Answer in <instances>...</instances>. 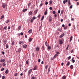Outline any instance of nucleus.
Returning a JSON list of instances; mask_svg holds the SVG:
<instances>
[{"mask_svg": "<svg viewBox=\"0 0 79 79\" xmlns=\"http://www.w3.org/2000/svg\"><path fill=\"white\" fill-rule=\"evenodd\" d=\"M59 42L60 45H62L63 43V39H60Z\"/></svg>", "mask_w": 79, "mask_h": 79, "instance_id": "nucleus-1", "label": "nucleus"}, {"mask_svg": "<svg viewBox=\"0 0 79 79\" xmlns=\"http://www.w3.org/2000/svg\"><path fill=\"white\" fill-rule=\"evenodd\" d=\"M32 69H30L27 73V76H29L32 73Z\"/></svg>", "mask_w": 79, "mask_h": 79, "instance_id": "nucleus-2", "label": "nucleus"}, {"mask_svg": "<svg viewBox=\"0 0 79 79\" xmlns=\"http://www.w3.org/2000/svg\"><path fill=\"white\" fill-rule=\"evenodd\" d=\"M6 6V4L3 3H2V8H5Z\"/></svg>", "mask_w": 79, "mask_h": 79, "instance_id": "nucleus-3", "label": "nucleus"}, {"mask_svg": "<svg viewBox=\"0 0 79 79\" xmlns=\"http://www.w3.org/2000/svg\"><path fill=\"white\" fill-rule=\"evenodd\" d=\"M19 45H23L24 44V42L23 41H20L19 42Z\"/></svg>", "mask_w": 79, "mask_h": 79, "instance_id": "nucleus-4", "label": "nucleus"}, {"mask_svg": "<svg viewBox=\"0 0 79 79\" xmlns=\"http://www.w3.org/2000/svg\"><path fill=\"white\" fill-rule=\"evenodd\" d=\"M37 68H38V67H37V66H35L33 69V71H34V70H37Z\"/></svg>", "mask_w": 79, "mask_h": 79, "instance_id": "nucleus-5", "label": "nucleus"}, {"mask_svg": "<svg viewBox=\"0 0 79 79\" xmlns=\"http://www.w3.org/2000/svg\"><path fill=\"white\" fill-rule=\"evenodd\" d=\"M21 48H19L18 49V51H16V53H18V52H19V53H20L21 52Z\"/></svg>", "mask_w": 79, "mask_h": 79, "instance_id": "nucleus-6", "label": "nucleus"}, {"mask_svg": "<svg viewBox=\"0 0 79 79\" xmlns=\"http://www.w3.org/2000/svg\"><path fill=\"white\" fill-rule=\"evenodd\" d=\"M32 32V29H30L28 31L29 34H31Z\"/></svg>", "mask_w": 79, "mask_h": 79, "instance_id": "nucleus-7", "label": "nucleus"}, {"mask_svg": "<svg viewBox=\"0 0 79 79\" xmlns=\"http://www.w3.org/2000/svg\"><path fill=\"white\" fill-rule=\"evenodd\" d=\"M49 22H51L52 21V16H50L49 17Z\"/></svg>", "mask_w": 79, "mask_h": 79, "instance_id": "nucleus-8", "label": "nucleus"}, {"mask_svg": "<svg viewBox=\"0 0 79 79\" xmlns=\"http://www.w3.org/2000/svg\"><path fill=\"white\" fill-rule=\"evenodd\" d=\"M27 45L26 44H24L23 46V48H27Z\"/></svg>", "mask_w": 79, "mask_h": 79, "instance_id": "nucleus-9", "label": "nucleus"}, {"mask_svg": "<svg viewBox=\"0 0 79 79\" xmlns=\"http://www.w3.org/2000/svg\"><path fill=\"white\" fill-rule=\"evenodd\" d=\"M74 57H73L72 59V63H74L75 62V60H74Z\"/></svg>", "mask_w": 79, "mask_h": 79, "instance_id": "nucleus-10", "label": "nucleus"}, {"mask_svg": "<svg viewBox=\"0 0 79 79\" xmlns=\"http://www.w3.org/2000/svg\"><path fill=\"white\" fill-rule=\"evenodd\" d=\"M20 29H21V26H19L18 27V29L17 30H18V31H19V30H20Z\"/></svg>", "mask_w": 79, "mask_h": 79, "instance_id": "nucleus-11", "label": "nucleus"}, {"mask_svg": "<svg viewBox=\"0 0 79 79\" xmlns=\"http://www.w3.org/2000/svg\"><path fill=\"white\" fill-rule=\"evenodd\" d=\"M5 61V59H1L0 61V62H2V63H3V62H4Z\"/></svg>", "mask_w": 79, "mask_h": 79, "instance_id": "nucleus-12", "label": "nucleus"}, {"mask_svg": "<svg viewBox=\"0 0 79 79\" xmlns=\"http://www.w3.org/2000/svg\"><path fill=\"white\" fill-rule=\"evenodd\" d=\"M47 10H46L44 13V15H47Z\"/></svg>", "mask_w": 79, "mask_h": 79, "instance_id": "nucleus-13", "label": "nucleus"}, {"mask_svg": "<svg viewBox=\"0 0 79 79\" xmlns=\"http://www.w3.org/2000/svg\"><path fill=\"white\" fill-rule=\"evenodd\" d=\"M58 56V55L57 54H55L53 57V58H56V56Z\"/></svg>", "mask_w": 79, "mask_h": 79, "instance_id": "nucleus-14", "label": "nucleus"}, {"mask_svg": "<svg viewBox=\"0 0 79 79\" xmlns=\"http://www.w3.org/2000/svg\"><path fill=\"white\" fill-rule=\"evenodd\" d=\"M37 13V10H35L34 12V15H35Z\"/></svg>", "mask_w": 79, "mask_h": 79, "instance_id": "nucleus-15", "label": "nucleus"}, {"mask_svg": "<svg viewBox=\"0 0 79 79\" xmlns=\"http://www.w3.org/2000/svg\"><path fill=\"white\" fill-rule=\"evenodd\" d=\"M8 72H9V71H8V70L7 69L6 70V71L5 72V73L6 74H8Z\"/></svg>", "mask_w": 79, "mask_h": 79, "instance_id": "nucleus-16", "label": "nucleus"}, {"mask_svg": "<svg viewBox=\"0 0 79 79\" xmlns=\"http://www.w3.org/2000/svg\"><path fill=\"white\" fill-rule=\"evenodd\" d=\"M29 15H32V12L31 11H30L29 13Z\"/></svg>", "mask_w": 79, "mask_h": 79, "instance_id": "nucleus-17", "label": "nucleus"}, {"mask_svg": "<svg viewBox=\"0 0 79 79\" xmlns=\"http://www.w3.org/2000/svg\"><path fill=\"white\" fill-rule=\"evenodd\" d=\"M66 2H68V0H64L63 1V3L64 4H65Z\"/></svg>", "mask_w": 79, "mask_h": 79, "instance_id": "nucleus-18", "label": "nucleus"}, {"mask_svg": "<svg viewBox=\"0 0 79 79\" xmlns=\"http://www.w3.org/2000/svg\"><path fill=\"white\" fill-rule=\"evenodd\" d=\"M70 64V62L69 61H68V62L67 63L66 65L67 66H69Z\"/></svg>", "mask_w": 79, "mask_h": 79, "instance_id": "nucleus-19", "label": "nucleus"}, {"mask_svg": "<svg viewBox=\"0 0 79 79\" xmlns=\"http://www.w3.org/2000/svg\"><path fill=\"white\" fill-rule=\"evenodd\" d=\"M66 77L65 75L64 76L62 77V79H66Z\"/></svg>", "mask_w": 79, "mask_h": 79, "instance_id": "nucleus-20", "label": "nucleus"}, {"mask_svg": "<svg viewBox=\"0 0 79 79\" xmlns=\"http://www.w3.org/2000/svg\"><path fill=\"white\" fill-rule=\"evenodd\" d=\"M64 29L65 30L67 29H68V27L67 26H65L64 27Z\"/></svg>", "mask_w": 79, "mask_h": 79, "instance_id": "nucleus-21", "label": "nucleus"}, {"mask_svg": "<svg viewBox=\"0 0 79 79\" xmlns=\"http://www.w3.org/2000/svg\"><path fill=\"white\" fill-rule=\"evenodd\" d=\"M73 40V36H71L70 37V39L69 42H71V40Z\"/></svg>", "mask_w": 79, "mask_h": 79, "instance_id": "nucleus-22", "label": "nucleus"}, {"mask_svg": "<svg viewBox=\"0 0 79 79\" xmlns=\"http://www.w3.org/2000/svg\"><path fill=\"white\" fill-rule=\"evenodd\" d=\"M27 10V9H24L23 10V12H25V11H26Z\"/></svg>", "mask_w": 79, "mask_h": 79, "instance_id": "nucleus-23", "label": "nucleus"}, {"mask_svg": "<svg viewBox=\"0 0 79 79\" xmlns=\"http://www.w3.org/2000/svg\"><path fill=\"white\" fill-rule=\"evenodd\" d=\"M32 38H31L29 39V42H31L32 40Z\"/></svg>", "mask_w": 79, "mask_h": 79, "instance_id": "nucleus-24", "label": "nucleus"}, {"mask_svg": "<svg viewBox=\"0 0 79 79\" xmlns=\"http://www.w3.org/2000/svg\"><path fill=\"white\" fill-rule=\"evenodd\" d=\"M6 64L5 63V62H4L2 64V66H5Z\"/></svg>", "mask_w": 79, "mask_h": 79, "instance_id": "nucleus-25", "label": "nucleus"}, {"mask_svg": "<svg viewBox=\"0 0 79 79\" xmlns=\"http://www.w3.org/2000/svg\"><path fill=\"white\" fill-rule=\"evenodd\" d=\"M49 3L51 4V5H52V3H53V1H49Z\"/></svg>", "mask_w": 79, "mask_h": 79, "instance_id": "nucleus-26", "label": "nucleus"}, {"mask_svg": "<svg viewBox=\"0 0 79 79\" xmlns=\"http://www.w3.org/2000/svg\"><path fill=\"white\" fill-rule=\"evenodd\" d=\"M9 22H10V20H9V19L7 20V21L6 22V24H8V23H9Z\"/></svg>", "mask_w": 79, "mask_h": 79, "instance_id": "nucleus-27", "label": "nucleus"}, {"mask_svg": "<svg viewBox=\"0 0 79 79\" xmlns=\"http://www.w3.org/2000/svg\"><path fill=\"white\" fill-rule=\"evenodd\" d=\"M70 68L71 69H73V65H71L70 66Z\"/></svg>", "mask_w": 79, "mask_h": 79, "instance_id": "nucleus-28", "label": "nucleus"}, {"mask_svg": "<svg viewBox=\"0 0 79 79\" xmlns=\"http://www.w3.org/2000/svg\"><path fill=\"white\" fill-rule=\"evenodd\" d=\"M7 28V26H5L4 28H3V29H6V28Z\"/></svg>", "mask_w": 79, "mask_h": 79, "instance_id": "nucleus-29", "label": "nucleus"}, {"mask_svg": "<svg viewBox=\"0 0 79 79\" xmlns=\"http://www.w3.org/2000/svg\"><path fill=\"white\" fill-rule=\"evenodd\" d=\"M6 48H8L9 47H8V44H6Z\"/></svg>", "mask_w": 79, "mask_h": 79, "instance_id": "nucleus-30", "label": "nucleus"}, {"mask_svg": "<svg viewBox=\"0 0 79 79\" xmlns=\"http://www.w3.org/2000/svg\"><path fill=\"white\" fill-rule=\"evenodd\" d=\"M3 18H4V16L3 15H2L0 18V19H3Z\"/></svg>", "mask_w": 79, "mask_h": 79, "instance_id": "nucleus-31", "label": "nucleus"}, {"mask_svg": "<svg viewBox=\"0 0 79 79\" xmlns=\"http://www.w3.org/2000/svg\"><path fill=\"white\" fill-rule=\"evenodd\" d=\"M36 77H32L31 78V79H36Z\"/></svg>", "mask_w": 79, "mask_h": 79, "instance_id": "nucleus-32", "label": "nucleus"}, {"mask_svg": "<svg viewBox=\"0 0 79 79\" xmlns=\"http://www.w3.org/2000/svg\"><path fill=\"white\" fill-rule=\"evenodd\" d=\"M36 51H39V48H36Z\"/></svg>", "mask_w": 79, "mask_h": 79, "instance_id": "nucleus-33", "label": "nucleus"}, {"mask_svg": "<svg viewBox=\"0 0 79 79\" xmlns=\"http://www.w3.org/2000/svg\"><path fill=\"white\" fill-rule=\"evenodd\" d=\"M71 56H69V57H68V59L69 60H70V59H71Z\"/></svg>", "mask_w": 79, "mask_h": 79, "instance_id": "nucleus-34", "label": "nucleus"}, {"mask_svg": "<svg viewBox=\"0 0 79 79\" xmlns=\"http://www.w3.org/2000/svg\"><path fill=\"white\" fill-rule=\"evenodd\" d=\"M36 18H37L36 17H35V16H33L32 18V19L33 20H34V19H36Z\"/></svg>", "mask_w": 79, "mask_h": 79, "instance_id": "nucleus-35", "label": "nucleus"}, {"mask_svg": "<svg viewBox=\"0 0 79 79\" xmlns=\"http://www.w3.org/2000/svg\"><path fill=\"white\" fill-rule=\"evenodd\" d=\"M4 70H5V68H2L1 69V71H3Z\"/></svg>", "mask_w": 79, "mask_h": 79, "instance_id": "nucleus-36", "label": "nucleus"}, {"mask_svg": "<svg viewBox=\"0 0 79 79\" xmlns=\"http://www.w3.org/2000/svg\"><path fill=\"white\" fill-rule=\"evenodd\" d=\"M33 21H34V20H33V19H31L30 20V22H31V23H33Z\"/></svg>", "mask_w": 79, "mask_h": 79, "instance_id": "nucleus-37", "label": "nucleus"}, {"mask_svg": "<svg viewBox=\"0 0 79 79\" xmlns=\"http://www.w3.org/2000/svg\"><path fill=\"white\" fill-rule=\"evenodd\" d=\"M47 44H48L47 41H46L45 43V45L46 46H47Z\"/></svg>", "mask_w": 79, "mask_h": 79, "instance_id": "nucleus-38", "label": "nucleus"}, {"mask_svg": "<svg viewBox=\"0 0 79 79\" xmlns=\"http://www.w3.org/2000/svg\"><path fill=\"white\" fill-rule=\"evenodd\" d=\"M10 28H11V27H10V26H8L7 29L8 30H10Z\"/></svg>", "mask_w": 79, "mask_h": 79, "instance_id": "nucleus-39", "label": "nucleus"}, {"mask_svg": "<svg viewBox=\"0 0 79 79\" xmlns=\"http://www.w3.org/2000/svg\"><path fill=\"white\" fill-rule=\"evenodd\" d=\"M43 5V3H41V4L40 5V7H41V6H42Z\"/></svg>", "mask_w": 79, "mask_h": 79, "instance_id": "nucleus-40", "label": "nucleus"}, {"mask_svg": "<svg viewBox=\"0 0 79 79\" xmlns=\"http://www.w3.org/2000/svg\"><path fill=\"white\" fill-rule=\"evenodd\" d=\"M50 67H49L48 70V72H50Z\"/></svg>", "mask_w": 79, "mask_h": 79, "instance_id": "nucleus-41", "label": "nucleus"}, {"mask_svg": "<svg viewBox=\"0 0 79 79\" xmlns=\"http://www.w3.org/2000/svg\"><path fill=\"white\" fill-rule=\"evenodd\" d=\"M7 42V41L6 40H5L4 41V43H6Z\"/></svg>", "mask_w": 79, "mask_h": 79, "instance_id": "nucleus-42", "label": "nucleus"}, {"mask_svg": "<svg viewBox=\"0 0 79 79\" xmlns=\"http://www.w3.org/2000/svg\"><path fill=\"white\" fill-rule=\"evenodd\" d=\"M63 35H61L60 36H59V37L60 38H62V37H63Z\"/></svg>", "mask_w": 79, "mask_h": 79, "instance_id": "nucleus-43", "label": "nucleus"}, {"mask_svg": "<svg viewBox=\"0 0 79 79\" xmlns=\"http://www.w3.org/2000/svg\"><path fill=\"white\" fill-rule=\"evenodd\" d=\"M5 76H3L2 77V79H5Z\"/></svg>", "mask_w": 79, "mask_h": 79, "instance_id": "nucleus-44", "label": "nucleus"}, {"mask_svg": "<svg viewBox=\"0 0 79 79\" xmlns=\"http://www.w3.org/2000/svg\"><path fill=\"white\" fill-rule=\"evenodd\" d=\"M69 47V45H68L67 46V48H66V49L68 50V48Z\"/></svg>", "mask_w": 79, "mask_h": 79, "instance_id": "nucleus-45", "label": "nucleus"}, {"mask_svg": "<svg viewBox=\"0 0 79 79\" xmlns=\"http://www.w3.org/2000/svg\"><path fill=\"white\" fill-rule=\"evenodd\" d=\"M45 68H46V69H47V68H48V65H46L45 66Z\"/></svg>", "mask_w": 79, "mask_h": 79, "instance_id": "nucleus-46", "label": "nucleus"}, {"mask_svg": "<svg viewBox=\"0 0 79 79\" xmlns=\"http://www.w3.org/2000/svg\"><path fill=\"white\" fill-rule=\"evenodd\" d=\"M17 75H18V73H15L14 74V76H17Z\"/></svg>", "mask_w": 79, "mask_h": 79, "instance_id": "nucleus-47", "label": "nucleus"}, {"mask_svg": "<svg viewBox=\"0 0 79 79\" xmlns=\"http://www.w3.org/2000/svg\"><path fill=\"white\" fill-rule=\"evenodd\" d=\"M44 19V16H42V17L41 18V20H43V19Z\"/></svg>", "mask_w": 79, "mask_h": 79, "instance_id": "nucleus-48", "label": "nucleus"}, {"mask_svg": "<svg viewBox=\"0 0 79 79\" xmlns=\"http://www.w3.org/2000/svg\"><path fill=\"white\" fill-rule=\"evenodd\" d=\"M48 49L49 50H50V49H51V48L50 47L48 46Z\"/></svg>", "mask_w": 79, "mask_h": 79, "instance_id": "nucleus-49", "label": "nucleus"}, {"mask_svg": "<svg viewBox=\"0 0 79 79\" xmlns=\"http://www.w3.org/2000/svg\"><path fill=\"white\" fill-rule=\"evenodd\" d=\"M52 13H53V14H54V15H55V13H56L55 11L54 10L53 11Z\"/></svg>", "mask_w": 79, "mask_h": 79, "instance_id": "nucleus-50", "label": "nucleus"}, {"mask_svg": "<svg viewBox=\"0 0 79 79\" xmlns=\"http://www.w3.org/2000/svg\"><path fill=\"white\" fill-rule=\"evenodd\" d=\"M28 62H29V61L27 60L26 61V64H28Z\"/></svg>", "mask_w": 79, "mask_h": 79, "instance_id": "nucleus-51", "label": "nucleus"}, {"mask_svg": "<svg viewBox=\"0 0 79 79\" xmlns=\"http://www.w3.org/2000/svg\"><path fill=\"white\" fill-rule=\"evenodd\" d=\"M38 61L39 62H40V59H38Z\"/></svg>", "mask_w": 79, "mask_h": 79, "instance_id": "nucleus-52", "label": "nucleus"}, {"mask_svg": "<svg viewBox=\"0 0 79 79\" xmlns=\"http://www.w3.org/2000/svg\"><path fill=\"white\" fill-rule=\"evenodd\" d=\"M48 2H46L45 3L46 5H48Z\"/></svg>", "mask_w": 79, "mask_h": 79, "instance_id": "nucleus-53", "label": "nucleus"}, {"mask_svg": "<svg viewBox=\"0 0 79 79\" xmlns=\"http://www.w3.org/2000/svg\"><path fill=\"white\" fill-rule=\"evenodd\" d=\"M60 14H63V10H61Z\"/></svg>", "mask_w": 79, "mask_h": 79, "instance_id": "nucleus-54", "label": "nucleus"}, {"mask_svg": "<svg viewBox=\"0 0 79 79\" xmlns=\"http://www.w3.org/2000/svg\"><path fill=\"white\" fill-rule=\"evenodd\" d=\"M58 31L60 32H61V29L60 28L58 29Z\"/></svg>", "mask_w": 79, "mask_h": 79, "instance_id": "nucleus-55", "label": "nucleus"}, {"mask_svg": "<svg viewBox=\"0 0 79 79\" xmlns=\"http://www.w3.org/2000/svg\"><path fill=\"white\" fill-rule=\"evenodd\" d=\"M40 14H39L38 16V18H40Z\"/></svg>", "mask_w": 79, "mask_h": 79, "instance_id": "nucleus-56", "label": "nucleus"}, {"mask_svg": "<svg viewBox=\"0 0 79 79\" xmlns=\"http://www.w3.org/2000/svg\"><path fill=\"white\" fill-rule=\"evenodd\" d=\"M49 9L50 10H52V7H49Z\"/></svg>", "mask_w": 79, "mask_h": 79, "instance_id": "nucleus-57", "label": "nucleus"}, {"mask_svg": "<svg viewBox=\"0 0 79 79\" xmlns=\"http://www.w3.org/2000/svg\"><path fill=\"white\" fill-rule=\"evenodd\" d=\"M68 5H71V3H70V1H69L68 2Z\"/></svg>", "mask_w": 79, "mask_h": 79, "instance_id": "nucleus-58", "label": "nucleus"}, {"mask_svg": "<svg viewBox=\"0 0 79 79\" xmlns=\"http://www.w3.org/2000/svg\"><path fill=\"white\" fill-rule=\"evenodd\" d=\"M31 3H29L28 4V6H31Z\"/></svg>", "mask_w": 79, "mask_h": 79, "instance_id": "nucleus-59", "label": "nucleus"}, {"mask_svg": "<svg viewBox=\"0 0 79 79\" xmlns=\"http://www.w3.org/2000/svg\"><path fill=\"white\" fill-rule=\"evenodd\" d=\"M72 8H73V6L71 5L70 6V9H72Z\"/></svg>", "mask_w": 79, "mask_h": 79, "instance_id": "nucleus-60", "label": "nucleus"}, {"mask_svg": "<svg viewBox=\"0 0 79 79\" xmlns=\"http://www.w3.org/2000/svg\"><path fill=\"white\" fill-rule=\"evenodd\" d=\"M56 54H60V52H56Z\"/></svg>", "mask_w": 79, "mask_h": 79, "instance_id": "nucleus-61", "label": "nucleus"}, {"mask_svg": "<svg viewBox=\"0 0 79 79\" xmlns=\"http://www.w3.org/2000/svg\"><path fill=\"white\" fill-rule=\"evenodd\" d=\"M2 54L5 55V52H2Z\"/></svg>", "mask_w": 79, "mask_h": 79, "instance_id": "nucleus-62", "label": "nucleus"}, {"mask_svg": "<svg viewBox=\"0 0 79 79\" xmlns=\"http://www.w3.org/2000/svg\"><path fill=\"white\" fill-rule=\"evenodd\" d=\"M61 22H63V19H62L60 20Z\"/></svg>", "mask_w": 79, "mask_h": 79, "instance_id": "nucleus-63", "label": "nucleus"}, {"mask_svg": "<svg viewBox=\"0 0 79 79\" xmlns=\"http://www.w3.org/2000/svg\"><path fill=\"white\" fill-rule=\"evenodd\" d=\"M71 26V23H69V26L70 27V26Z\"/></svg>", "mask_w": 79, "mask_h": 79, "instance_id": "nucleus-64", "label": "nucleus"}]
</instances>
